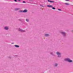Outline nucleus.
Wrapping results in <instances>:
<instances>
[{"label": "nucleus", "mask_w": 73, "mask_h": 73, "mask_svg": "<svg viewBox=\"0 0 73 73\" xmlns=\"http://www.w3.org/2000/svg\"><path fill=\"white\" fill-rule=\"evenodd\" d=\"M44 36L46 37H48V36H50V35L48 34H44Z\"/></svg>", "instance_id": "obj_3"}, {"label": "nucleus", "mask_w": 73, "mask_h": 73, "mask_svg": "<svg viewBox=\"0 0 73 73\" xmlns=\"http://www.w3.org/2000/svg\"><path fill=\"white\" fill-rule=\"evenodd\" d=\"M57 65H58V64L57 63H55L54 64V66H57Z\"/></svg>", "instance_id": "obj_11"}, {"label": "nucleus", "mask_w": 73, "mask_h": 73, "mask_svg": "<svg viewBox=\"0 0 73 73\" xmlns=\"http://www.w3.org/2000/svg\"><path fill=\"white\" fill-rule=\"evenodd\" d=\"M56 53L57 55H61V53L58 52H56Z\"/></svg>", "instance_id": "obj_6"}, {"label": "nucleus", "mask_w": 73, "mask_h": 73, "mask_svg": "<svg viewBox=\"0 0 73 73\" xmlns=\"http://www.w3.org/2000/svg\"><path fill=\"white\" fill-rule=\"evenodd\" d=\"M58 10H59V11H61V10L60 9H58Z\"/></svg>", "instance_id": "obj_20"}, {"label": "nucleus", "mask_w": 73, "mask_h": 73, "mask_svg": "<svg viewBox=\"0 0 73 73\" xmlns=\"http://www.w3.org/2000/svg\"><path fill=\"white\" fill-rule=\"evenodd\" d=\"M48 1L50 2V3H54V2L52 1H50L49 0H48Z\"/></svg>", "instance_id": "obj_9"}, {"label": "nucleus", "mask_w": 73, "mask_h": 73, "mask_svg": "<svg viewBox=\"0 0 73 73\" xmlns=\"http://www.w3.org/2000/svg\"><path fill=\"white\" fill-rule=\"evenodd\" d=\"M23 3H25V1H23Z\"/></svg>", "instance_id": "obj_19"}, {"label": "nucleus", "mask_w": 73, "mask_h": 73, "mask_svg": "<svg viewBox=\"0 0 73 73\" xmlns=\"http://www.w3.org/2000/svg\"><path fill=\"white\" fill-rule=\"evenodd\" d=\"M23 11V13H25L27 12H28V10H27V9H25Z\"/></svg>", "instance_id": "obj_5"}, {"label": "nucleus", "mask_w": 73, "mask_h": 73, "mask_svg": "<svg viewBox=\"0 0 73 73\" xmlns=\"http://www.w3.org/2000/svg\"><path fill=\"white\" fill-rule=\"evenodd\" d=\"M66 0V1H68L69 0Z\"/></svg>", "instance_id": "obj_22"}, {"label": "nucleus", "mask_w": 73, "mask_h": 73, "mask_svg": "<svg viewBox=\"0 0 73 73\" xmlns=\"http://www.w3.org/2000/svg\"><path fill=\"white\" fill-rule=\"evenodd\" d=\"M15 9V11H17L18 10H19V9H19V8H16Z\"/></svg>", "instance_id": "obj_12"}, {"label": "nucleus", "mask_w": 73, "mask_h": 73, "mask_svg": "<svg viewBox=\"0 0 73 73\" xmlns=\"http://www.w3.org/2000/svg\"><path fill=\"white\" fill-rule=\"evenodd\" d=\"M64 60L66 61H68V62H73V61L70 60L69 58L65 59Z\"/></svg>", "instance_id": "obj_1"}, {"label": "nucleus", "mask_w": 73, "mask_h": 73, "mask_svg": "<svg viewBox=\"0 0 73 73\" xmlns=\"http://www.w3.org/2000/svg\"><path fill=\"white\" fill-rule=\"evenodd\" d=\"M52 9H55V8L54 7H52Z\"/></svg>", "instance_id": "obj_17"}, {"label": "nucleus", "mask_w": 73, "mask_h": 73, "mask_svg": "<svg viewBox=\"0 0 73 73\" xmlns=\"http://www.w3.org/2000/svg\"><path fill=\"white\" fill-rule=\"evenodd\" d=\"M20 12H23V11L21 10L20 11Z\"/></svg>", "instance_id": "obj_16"}, {"label": "nucleus", "mask_w": 73, "mask_h": 73, "mask_svg": "<svg viewBox=\"0 0 73 73\" xmlns=\"http://www.w3.org/2000/svg\"><path fill=\"white\" fill-rule=\"evenodd\" d=\"M26 20L27 22H28V21H29V19H26Z\"/></svg>", "instance_id": "obj_14"}, {"label": "nucleus", "mask_w": 73, "mask_h": 73, "mask_svg": "<svg viewBox=\"0 0 73 73\" xmlns=\"http://www.w3.org/2000/svg\"><path fill=\"white\" fill-rule=\"evenodd\" d=\"M18 30L19 31H20V32H25V30H23V29H21L20 28Z\"/></svg>", "instance_id": "obj_2"}, {"label": "nucleus", "mask_w": 73, "mask_h": 73, "mask_svg": "<svg viewBox=\"0 0 73 73\" xmlns=\"http://www.w3.org/2000/svg\"><path fill=\"white\" fill-rule=\"evenodd\" d=\"M14 46L15 47H17V48H19V46L17 45H15Z\"/></svg>", "instance_id": "obj_8"}, {"label": "nucleus", "mask_w": 73, "mask_h": 73, "mask_svg": "<svg viewBox=\"0 0 73 73\" xmlns=\"http://www.w3.org/2000/svg\"><path fill=\"white\" fill-rule=\"evenodd\" d=\"M18 1H20L21 0H17Z\"/></svg>", "instance_id": "obj_21"}, {"label": "nucleus", "mask_w": 73, "mask_h": 73, "mask_svg": "<svg viewBox=\"0 0 73 73\" xmlns=\"http://www.w3.org/2000/svg\"><path fill=\"white\" fill-rule=\"evenodd\" d=\"M14 1H15V2H17V0H14Z\"/></svg>", "instance_id": "obj_18"}, {"label": "nucleus", "mask_w": 73, "mask_h": 73, "mask_svg": "<svg viewBox=\"0 0 73 73\" xmlns=\"http://www.w3.org/2000/svg\"><path fill=\"white\" fill-rule=\"evenodd\" d=\"M47 7H52V6L51 5H47Z\"/></svg>", "instance_id": "obj_10"}, {"label": "nucleus", "mask_w": 73, "mask_h": 73, "mask_svg": "<svg viewBox=\"0 0 73 73\" xmlns=\"http://www.w3.org/2000/svg\"><path fill=\"white\" fill-rule=\"evenodd\" d=\"M4 29H5V30H8V29H9V28H8V27H5L4 28Z\"/></svg>", "instance_id": "obj_7"}, {"label": "nucleus", "mask_w": 73, "mask_h": 73, "mask_svg": "<svg viewBox=\"0 0 73 73\" xmlns=\"http://www.w3.org/2000/svg\"><path fill=\"white\" fill-rule=\"evenodd\" d=\"M58 57H61V55H58Z\"/></svg>", "instance_id": "obj_13"}, {"label": "nucleus", "mask_w": 73, "mask_h": 73, "mask_svg": "<svg viewBox=\"0 0 73 73\" xmlns=\"http://www.w3.org/2000/svg\"><path fill=\"white\" fill-rule=\"evenodd\" d=\"M64 4H66V5H69V3H65Z\"/></svg>", "instance_id": "obj_15"}, {"label": "nucleus", "mask_w": 73, "mask_h": 73, "mask_svg": "<svg viewBox=\"0 0 73 73\" xmlns=\"http://www.w3.org/2000/svg\"><path fill=\"white\" fill-rule=\"evenodd\" d=\"M60 33L61 34H62V35H64V36H65V35H66V33H65L61 32Z\"/></svg>", "instance_id": "obj_4"}]
</instances>
